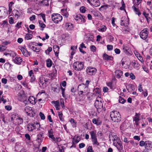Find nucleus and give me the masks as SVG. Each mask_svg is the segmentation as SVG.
I'll use <instances>...</instances> for the list:
<instances>
[{
	"instance_id": "37",
	"label": "nucleus",
	"mask_w": 152,
	"mask_h": 152,
	"mask_svg": "<svg viewBox=\"0 0 152 152\" xmlns=\"http://www.w3.org/2000/svg\"><path fill=\"white\" fill-rule=\"evenodd\" d=\"M109 6L107 4L105 5H104L102 6L99 8V10L100 11H104L106 10L109 7Z\"/></svg>"
},
{
	"instance_id": "34",
	"label": "nucleus",
	"mask_w": 152,
	"mask_h": 152,
	"mask_svg": "<svg viewBox=\"0 0 152 152\" xmlns=\"http://www.w3.org/2000/svg\"><path fill=\"white\" fill-rule=\"evenodd\" d=\"M92 13L95 17H96L98 18H99L100 17L101 14L98 11H92Z\"/></svg>"
},
{
	"instance_id": "25",
	"label": "nucleus",
	"mask_w": 152,
	"mask_h": 152,
	"mask_svg": "<svg viewBox=\"0 0 152 152\" xmlns=\"http://www.w3.org/2000/svg\"><path fill=\"white\" fill-rule=\"evenodd\" d=\"M43 134V131H41L39 132L38 134L37 139L39 142H42L43 138L44 137Z\"/></svg>"
},
{
	"instance_id": "30",
	"label": "nucleus",
	"mask_w": 152,
	"mask_h": 152,
	"mask_svg": "<svg viewBox=\"0 0 152 152\" xmlns=\"http://www.w3.org/2000/svg\"><path fill=\"white\" fill-rule=\"evenodd\" d=\"M94 94L88 92L87 95V100L90 101L92 100L93 99V96Z\"/></svg>"
},
{
	"instance_id": "60",
	"label": "nucleus",
	"mask_w": 152,
	"mask_h": 152,
	"mask_svg": "<svg viewBox=\"0 0 152 152\" xmlns=\"http://www.w3.org/2000/svg\"><path fill=\"white\" fill-rule=\"evenodd\" d=\"M107 85L108 86L110 87V88L112 89H114L115 88H113L112 86L113 83L112 82H109L107 83Z\"/></svg>"
},
{
	"instance_id": "62",
	"label": "nucleus",
	"mask_w": 152,
	"mask_h": 152,
	"mask_svg": "<svg viewBox=\"0 0 152 152\" xmlns=\"http://www.w3.org/2000/svg\"><path fill=\"white\" fill-rule=\"evenodd\" d=\"M130 78L132 80H134L135 78V76L134 75V74L131 73L129 75Z\"/></svg>"
},
{
	"instance_id": "36",
	"label": "nucleus",
	"mask_w": 152,
	"mask_h": 152,
	"mask_svg": "<svg viewBox=\"0 0 152 152\" xmlns=\"http://www.w3.org/2000/svg\"><path fill=\"white\" fill-rule=\"evenodd\" d=\"M19 116L17 114H13L11 116V120L12 121L14 120H17L18 118L19 117Z\"/></svg>"
},
{
	"instance_id": "2",
	"label": "nucleus",
	"mask_w": 152,
	"mask_h": 152,
	"mask_svg": "<svg viewBox=\"0 0 152 152\" xmlns=\"http://www.w3.org/2000/svg\"><path fill=\"white\" fill-rule=\"evenodd\" d=\"M101 99L98 96L96 98V99L94 103L95 106L97 109L98 113L100 112L103 108V103L101 100Z\"/></svg>"
},
{
	"instance_id": "42",
	"label": "nucleus",
	"mask_w": 152,
	"mask_h": 152,
	"mask_svg": "<svg viewBox=\"0 0 152 152\" xmlns=\"http://www.w3.org/2000/svg\"><path fill=\"white\" fill-rule=\"evenodd\" d=\"M39 26H40L42 28L41 30H43L44 28L46 26L43 23L42 21H39Z\"/></svg>"
},
{
	"instance_id": "44",
	"label": "nucleus",
	"mask_w": 152,
	"mask_h": 152,
	"mask_svg": "<svg viewBox=\"0 0 152 152\" xmlns=\"http://www.w3.org/2000/svg\"><path fill=\"white\" fill-rule=\"evenodd\" d=\"M17 121L18 122V125H20L22 124L23 122V119L19 117L18 118V119Z\"/></svg>"
},
{
	"instance_id": "39",
	"label": "nucleus",
	"mask_w": 152,
	"mask_h": 152,
	"mask_svg": "<svg viewBox=\"0 0 152 152\" xmlns=\"http://www.w3.org/2000/svg\"><path fill=\"white\" fill-rule=\"evenodd\" d=\"M47 66L48 67H50L52 65V61L50 59H48L46 61Z\"/></svg>"
},
{
	"instance_id": "55",
	"label": "nucleus",
	"mask_w": 152,
	"mask_h": 152,
	"mask_svg": "<svg viewBox=\"0 0 152 152\" xmlns=\"http://www.w3.org/2000/svg\"><path fill=\"white\" fill-rule=\"evenodd\" d=\"M103 27L100 29H99V31H100L102 32H104L107 29V27L105 26H103Z\"/></svg>"
},
{
	"instance_id": "59",
	"label": "nucleus",
	"mask_w": 152,
	"mask_h": 152,
	"mask_svg": "<svg viewBox=\"0 0 152 152\" xmlns=\"http://www.w3.org/2000/svg\"><path fill=\"white\" fill-rule=\"evenodd\" d=\"M107 48L108 50H111L113 49V46L112 45H107Z\"/></svg>"
},
{
	"instance_id": "61",
	"label": "nucleus",
	"mask_w": 152,
	"mask_h": 152,
	"mask_svg": "<svg viewBox=\"0 0 152 152\" xmlns=\"http://www.w3.org/2000/svg\"><path fill=\"white\" fill-rule=\"evenodd\" d=\"M41 118L42 120H44L45 119V116L44 114L41 112H40L39 113Z\"/></svg>"
},
{
	"instance_id": "7",
	"label": "nucleus",
	"mask_w": 152,
	"mask_h": 152,
	"mask_svg": "<svg viewBox=\"0 0 152 152\" xmlns=\"http://www.w3.org/2000/svg\"><path fill=\"white\" fill-rule=\"evenodd\" d=\"M8 14V10L7 8L3 6H0V17H5Z\"/></svg>"
},
{
	"instance_id": "48",
	"label": "nucleus",
	"mask_w": 152,
	"mask_h": 152,
	"mask_svg": "<svg viewBox=\"0 0 152 152\" xmlns=\"http://www.w3.org/2000/svg\"><path fill=\"white\" fill-rule=\"evenodd\" d=\"M25 38L27 40L31 39L32 38V35L30 34H27L26 35Z\"/></svg>"
},
{
	"instance_id": "26",
	"label": "nucleus",
	"mask_w": 152,
	"mask_h": 152,
	"mask_svg": "<svg viewBox=\"0 0 152 152\" xmlns=\"http://www.w3.org/2000/svg\"><path fill=\"white\" fill-rule=\"evenodd\" d=\"M115 75L118 78H120L123 75V73L122 71L120 70H117L115 72Z\"/></svg>"
},
{
	"instance_id": "17",
	"label": "nucleus",
	"mask_w": 152,
	"mask_h": 152,
	"mask_svg": "<svg viewBox=\"0 0 152 152\" xmlns=\"http://www.w3.org/2000/svg\"><path fill=\"white\" fill-rule=\"evenodd\" d=\"M140 114L136 113L134 117L133 118V121L135 122L134 124L138 126L139 124V121L140 120Z\"/></svg>"
},
{
	"instance_id": "63",
	"label": "nucleus",
	"mask_w": 152,
	"mask_h": 152,
	"mask_svg": "<svg viewBox=\"0 0 152 152\" xmlns=\"http://www.w3.org/2000/svg\"><path fill=\"white\" fill-rule=\"evenodd\" d=\"M145 141L144 142V141L142 140L140 142V145L142 147L145 146Z\"/></svg>"
},
{
	"instance_id": "4",
	"label": "nucleus",
	"mask_w": 152,
	"mask_h": 152,
	"mask_svg": "<svg viewBox=\"0 0 152 152\" xmlns=\"http://www.w3.org/2000/svg\"><path fill=\"white\" fill-rule=\"evenodd\" d=\"M149 34V29L145 28L142 30L140 34V38L143 40L146 39L148 37Z\"/></svg>"
},
{
	"instance_id": "11",
	"label": "nucleus",
	"mask_w": 152,
	"mask_h": 152,
	"mask_svg": "<svg viewBox=\"0 0 152 152\" xmlns=\"http://www.w3.org/2000/svg\"><path fill=\"white\" fill-rule=\"evenodd\" d=\"M113 145L115 146L119 152H122L121 151L123 149V146L120 140H118V141H117L116 142H113Z\"/></svg>"
},
{
	"instance_id": "32",
	"label": "nucleus",
	"mask_w": 152,
	"mask_h": 152,
	"mask_svg": "<svg viewBox=\"0 0 152 152\" xmlns=\"http://www.w3.org/2000/svg\"><path fill=\"white\" fill-rule=\"evenodd\" d=\"M132 9L134 10L135 14H136L138 15L139 16L141 15V13L140 12V11L139 9L138 8H136L134 5L133 6Z\"/></svg>"
},
{
	"instance_id": "6",
	"label": "nucleus",
	"mask_w": 152,
	"mask_h": 152,
	"mask_svg": "<svg viewBox=\"0 0 152 152\" xmlns=\"http://www.w3.org/2000/svg\"><path fill=\"white\" fill-rule=\"evenodd\" d=\"M73 67L76 70H79L82 69L84 67V65L82 62L77 61L75 62L73 64Z\"/></svg>"
},
{
	"instance_id": "9",
	"label": "nucleus",
	"mask_w": 152,
	"mask_h": 152,
	"mask_svg": "<svg viewBox=\"0 0 152 152\" xmlns=\"http://www.w3.org/2000/svg\"><path fill=\"white\" fill-rule=\"evenodd\" d=\"M142 15L145 18L147 22L149 23L150 21H152V14L151 12L147 13L146 12L144 11L143 12Z\"/></svg>"
},
{
	"instance_id": "47",
	"label": "nucleus",
	"mask_w": 152,
	"mask_h": 152,
	"mask_svg": "<svg viewBox=\"0 0 152 152\" xmlns=\"http://www.w3.org/2000/svg\"><path fill=\"white\" fill-rule=\"evenodd\" d=\"M142 0H134V4L137 7L141 2Z\"/></svg>"
},
{
	"instance_id": "19",
	"label": "nucleus",
	"mask_w": 152,
	"mask_h": 152,
	"mask_svg": "<svg viewBox=\"0 0 152 152\" xmlns=\"http://www.w3.org/2000/svg\"><path fill=\"white\" fill-rule=\"evenodd\" d=\"M34 43H32L31 44H30L29 45V48L33 50L34 52H36L37 53L39 52L40 50V48H39L37 46V47H35V46H34Z\"/></svg>"
},
{
	"instance_id": "10",
	"label": "nucleus",
	"mask_w": 152,
	"mask_h": 152,
	"mask_svg": "<svg viewBox=\"0 0 152 152\" xmlns=\"http://www.w3.org/2000/svg\"><path fill=\"white\" fill-rule=\"evenodd\" d=\"M25 110L28 116L31 117H33L35 115V113L32 110V108L29 106L25 107Z\"/></svg>"
},
{
	"instance_id": "13",
	"label": "nucleus",
	"mask_w": 152,
	"mask_h": 152,
	"mask_svg": "<svg viewBox=\"0 0 152 152\" xmlns=\"http://www.w3.org/2000/svg\"><path fill=\"white\" fill-rule=\"evenodd\" d=\"M80 140V138L77 136L75 135L73 138L72 141V145L70 147L71 148L72 147L75 148L76 147V144L78 143Z\"/></svg>"
},
{
	"instance_id": "57",
	"label": "nucleus",
	"mask_w": 152,
	"mask_h": 152,
	"mask_svg": "<svg viewBox=\"0 0 152 152\" xmlns=\"http://www.w3.org/2000/svg\"><path fill=\"white\" fill-rule=\"evenodd\" d=\"M80 10L81 12L83 13H85L86 12L85 8L83 6H82L80 7Z\"/></svg>"
},
{
	"instance_id": "29",
	"label": "nucleus",
	"mask_w": 152,
	"mask_h": 152,
	"mask_svg": "<svg viewBox=\"0 0 152 152\" xmlns=\"http://www.w3.org/2000/svg\"><path fill=\"white\" fill-rule=\"evenodd\" d=\"M65 27L67 30H69L72 29V28H73V24L69 23H66Z\"/></svg>"
},
{
	"instance_id": "49",
	"label": "nucleus",
	"mask_w": 152,
	"mask_h": 152,
	"mask_svg": "<svg viewBox=\"0 0 152 152\" xmlns=\"http://www.w3.org/2000/svg\"><path fill=\"white\" fill-rule=\"evenodd\" d=\"M38 15L40 16L42 18V19L44 20V22L46 23V20H45V15L44 14L42 13L39 14Z\"/></svg>"
},
{
	"instance_id": "27",
	"label": "nucleus",
	"mask_w": 152,
	"mask_h": 152,
	"mask_svg": "<svg viewBox=\"0 0 152 152\" xmlns=\"http://www.w3.org/2000/svg\"><path fill=\"white\" fill-rule=\"evenodd\" d=\"M126 89L129 92H131L135 90V86L132 84H129L128 87H126Z\"/></svg>"
},
{
	"instance_id": "22",
	"label": "nucleus",
	"mask_w": 152,
	"mask_h": 152,
	"mask_svg": "<svg viewBox=\"0 0 152 152\" xmlns=\"http://www.w3.org/2000/svg\"><path fill=\"white\" fill-rule=\"evenodd\" d=\"M123 49L124 52L126 55H129L131 54V51L129 49L128 47L126 45H123Z\"/></svg>"
},
{
	"instance_id": "15",
	"label": "nucleus",
	"mask_w": 152,
	"mask_h": 152,
	"mask_svg": "<svg viewBox=\"0 0 152 152\" xmlns=\"http://www.w3.org/2000/svg\"><path fill=\"white\" fill-rule=\"evenodd\" d=\"M36 122H34V123H29L27 125V129L28 130L29 132H32L34 130L36 129V127H37V126H36Z\"/></svg>"
},
{
	"instance_id": "12",
	"label": "nucleus",
	"mask_w": 152,
	"mask_h": 152,
	"mask_svg": "<svg viewBox=\"0 0 152 152\" xmlns=\"http://www.w3.org/2000/svg\"><path fill=\"white\" fill-rule=\"evenodd\" d=\"M96 69L94 68L88 67L86 70V72L89 75H94L96 72Z\"/></svg>"
},
{
	"instance_id": "40",
	"label": "nucleus",
	"mask_w": 152,
	"mask_h": 152,
	"mask_svg": "<svg viewBox=\"0 0 152 152\" xmlns=\"http://www.w3.org/2000/svg\"><path fill=\"white\" fill-rule=\"evenodd\" d=\"M58 115L60 120L62 121H64V118L63 116V114L61 112H58Z\"/></svg>"
},
{
	"instance_id": "33",
	"label": "nucleus",
	"mask_w": 152,
	"mask_h": 152,
	"mask_svg": "<svg viewBox=\"0 0 152 152\" xmlns=\"http://www.w3.org/2000/svg\"><path fill=\"white\" fill-rule=\"evenodd\" d=\"M13 14L14 15L15 18H16L17 19H18L20 17V13L17 10H14L12 11Z\"/></svg>"
},
{
	"instance_id": "64",
	"label": "nucleus",
	"mask_w": 152,
	"mask_h": 152,
	"mask_svg": "<svg viewBox=\"0 0 152 152\" xmlns=\"http://www.w3.org/2000/svg\"><path fill=\"white\" fill-rule=\"evenodd\" d=\"M14 20L12 17H10L9 20V23L11 24H12L14 22Z\"/></svg>"
},
{
	"instance_id": "52",
	"label": "nucleus",
	"mask_w": 152,
	"mask_h": 152,
	"mask_svg": "<svg viewBox=\"0 0 152 152\" xmlns=\"http://www.w3.org/2000/svg\"><path fill=\"white\" fill-rule=\"evenodd\" d=\"M59 151L60 152H64V147L63 145H59Z\"/></svg>"
},
{
	"instance_id": "50",
	"label": "nucleus",
	"mask_w": 152,
	"mask_h": 152,
	"mask_svg": "<svg viewBox=\"0 0 152 152\" xmlns=\"http://www.w3.org/2000/svg\"><path fill=\"white\" fill-rule=\"evenodd\" d=\"M7 48L6 47L1 45H0V52L5 50Z\"/></svg>"
},
{
	"instance_id": "28",
	"label": "nucleus",
	"mask_w": 152,
	"mask_h": 152,
	"mask_svg": "<svg viewBox=\"0 0 152 152\" xmlns=\"http://www.w3.org/2000/svg\"><path fill=\"white\" fill-rule=\"evenodd\" d=\"M14 63L16 64H20L22 61V59L20 57H16L13 60Z\"/></svg>"
},
{
	"instance_id": "8",
	"label": "nucleus",
	"mask_w": 152,
	"mask_h": 152,
	"mask_svg": "<svg viewBox=\"0 0 152 152\" xmlns=\"http://www.w3.org/2000/svg\"><path fill=\"white\" fill-rule=\"evenodd\" d=\"M17 99L20 101L23 102L25 103L26 101L27 98L25 95L23 94V92H20L18 94Z\"/></svg>"
},
{
	"instance_id": "54",
	"label": "nucleus",
	"mask_w": 152,
	"mask_h": 152,
	"mask_svg": "<svg viewBox=\"0 0 152 152\" xmlns=\"http://www.w3.org/2000/svg\"><path fill=\"white\" fill-rule=\"evenodd\" d=\"M87 152H94L91 146H89L87 149Z\"/></svg>"
},
{
	"instance_id": "51",
	"label": "nucleus",
	"mask_w": 152,
	"mask_h": 152,
	"mask_svg": "<svg viewBox=\"0 0 152 152\" xmlns=\"http://www.w3.org/2000/svg\"><path fill=\"white\" fill-rule=\"evenodd\" d=\"M53 131L52 129H50L48 130V134H49V137H51V136L53 135Z\"/></svg>"
},
{
	"instance_id": "43",
	"label": "nucleus",
	"mask_w": 152,
	"mask_h": 152,
	"mask_svg": "<svg viewBox=\"0 0 152 152\" xmlns=\"http://www.w3.org/2000/svg\"><path fill=\"white\" fill-rule=\"evenodd\" d=\"M41 3L44 6H48L49 5L48 1L47 0H44L42 1Z\"/></svg>"
},
{
	"instance_id": "21",
	"label": "nucleus",
	"mask_w": 152,
	"mask_h": 152,
	"mask_svg": "<svg viewBox=\"0 0 152 152\" xmlns=\"http://www.w3.org/2000/svg\"><path fill=\"white\" fill-rule=\"evenodd\" d=\"M92 121L93 124L97 126L101 125L102 124V121L99 118L97 119L94 118L92 119Z\"/></svg>"
},
{
	"instance_id": "5",
	"label": "nucleus",
	"mask_w": 152,
	"mask_h": 152,
	"mask_svg": "<svg viewBox=\"0 0 152 152\" xmlns=\"http://www.w3.org/2000/svg\"><path fill=\"white\" fill-rule=\"evenodd\" d=\"M90 134L91 136L92 141L93 145H96L97 146L99 145V143L98 142L95 133L94 131H92L90 132Z\"/></svg>"
},
{
	"instance_id": "35",
	"label": "nucleus",
	"mask_w": 152,
	"mask_h": 152,
	"mask_svg": "<svg viewBox=\"0 0 152 152\" xmlns=\"http://www.w3.org/2000/svg\"><path fill=\"white\" fill-rule=\"evenodd\" d=\"M67 9H62L61 10V11L62 12V15L65 16L66 17H68L69 14L67 12Z\"/></svg>"
},
{
	"instance_id": "23",
	"label": "nucleus",
	"mask_w": 152,
	"mask_h": 152,
	"mask_svg": "<svg viewBox=\"0 0 152 152\" xmlns=\"http://www.w3.org/2000/svg\"><path fill=\"white\" fill-rule=\"evenodd\" d=\"M103 58L104 60L106 61H112L113 59V57L111 56H109L106 53L103 55Z\"/></svg>"
},
{
	"instance_id": "16",
	"label": "nucleus",
	"mask_w": 152,
	"mask_h": 152,
	"mask_svg": "<svg viewBox=\"0 0 152 152\" xmlns=\"http://www.w3.org/2000/svg\"><path fill=\"white\" fill-rule=\"evenodd\" d=\"M145 148L146 150V151L144 152H149V151L152 150V144L151 142L149 141H145Z\"/></svg>"
},
{
	"instance_id": "46",
	"label": "nucleus",
	"mask_w": 152,
	"mask_h": 152,
	"mask_svg": "<svg viewBox=\"0 0 152 152\" xmlns=\"http://www.w3.org/2000/svg\"><path fill=\"white\" fill-rule=\"evenodd\" d=\"M101 91V90L98 88H96L94 90V93L98 94H100Z\"/></svg>"
},
{
	"instance_id": "45",
	"label": "nucleus",
	"mask_w": 152,
	"mask_h": 152,
	"mask_svg": "<svg viewBox=\"0 0 152 152\" xmlns=\"http://www.w3.org/2000/svg\"><path fill=\"white\" fill-rule=\"evenodd\" d=\"M53 48L54 52H58L59 49V46L56 45H54L53 46Z\"/></svg>"
},
{
	"instance_id": "38",
	"label": "nucleus",
	"mask_w": 152,
	"mask_h": 152,
	"mask_svg": "<svg viewBox=\"0 0 152 152\" xmlns=\"http://www.w3.org/2000/svg\"><path fill=\"white\" fill-rule=\"evenodd\" d=\"M70 122L73 127H75L76 126L77 122L75 121L73 118H72L69 121Z\"/></svg>"
},
{
	"instance_id": "14",
	"label": "nucleus",
	"mask_w": 152,
	"mask_h": 152,
	"mask_svg": "<svg viewBox=\"0 0 152 152\" xmlns=\"http://www.w3.org/2000/svg\"><path fill=\"white\" fill-rule=\"evenodd\" d=\"M87 1L91 5L95 7H98L100 4L99 0H87Z\"/></svg>"
},
{
	"instance_id": "56",
	"label": "nucleus",
	"mask_w": 152,
	"mask_h": 152,
	"mask_svg": "<svg viewBox=\"0 0 152 152\" xmlns=\"http://www.w3.org/2000/svg\"><path fill=\"white\" fill-rule=\"evenodd\" d=\"M36 125H36V126H37V127H36V129H37V130L38 131L40 130V128L42 129V128L40 127V126L39 123L36 122Z\"/></svg>"
},
{
	"instance_id": "20",
	"label": "nucleus",
	"mask_w": 152,
	"mask_h": 152,
	"mask_svg": "<svg viewBox=\"0 0 152 152\" xmlns=\"http://www.w3.org/2000/svg\"><path fill=\"white\" fill-rule=\"evenodd\" d=\"M85 16H84L81 15L80 14H78L76 15L75 19L76 20L79 21L81 20V21L84 22H85Z\"/></svg>"
},
{
	"instance_id": "18",
	"label": "nucleus",
	"mask_w": 152,
	"mask_h": 152,
	"mask_svg": "<svg viewBox=\"0 0 152 152\" xmlns=\"http://www.w3.org/2000/svg\"><path fill=\"white\" fill-rule=\"evenodd\" d=\"M20 50H21L23 55L26 57L30 56L31 54L30 52H28L26 49L23 47H21Z\"/></svg>"
},
{
	"instance_id": "1",
	"label": "nucleus",
	"mask_w": 152,
	"mask_h": 152,
	"mask_svg": "<svg viewBox=\"0 0 152 152\" xmlns=\"http://www.w3.org/2000/svg\"><path fill=\"white\" fill-rule=\"evenodd\" d=\"M110 116L111 120L115 123H118L121 120V117L120 113L117 111H112L110 113Z\"/></svg>"
},
{
	"instance_id": "3",
	"label": "nucleus",
	"mask_w": 152,
	"mask_h": 152,
	"mask_svg": "<svg viewBox=\"0 0 152 152\" xmlns=\"http://www.w3.org/2000/svg\"><path fill=\"white\" fill-rule=\"evenodd\" d=\"M52 20L56 23L61 22L62 19V17L58 14L53 13L51 16Z\"/></svg>"
},
{
	"instance_id": "41",
	"label": "nucleus",
	"mask_w": 152,
	"mask_h": 152,
	"mask_svg": "<svg viewBox=\"0 0 152 152\" xmlns=\"http://www.w3.org/2000/svg\"><path fill=\"white\" fill-rule=\"evenodd\" d=\"M119 98L118 101L121 103L124 104L126 102V100H125L123 98L121 97V96H119Z\"/></svg>"
},
{
	"instance_id": "31",
	"label": "nucleus",
	"mask_w": 152,
	"mask_h": 152,
	"mask_svg": "<svg viewBox=\"0 0 152 152\" xmlns=\"http://www.w3.org/2000/svg\"><path fill=\"white\" fill-rule=\"evenodd\" d=\"M28 100L29 102L30 103L32 104H35L36 103L35 99L33 96H30L29 97Z\"/></svg>"
},
{
	"instance_id": "24",
	"label": "nucleus",
	"mask_w": 152,
	"mask_h": 152,
	"mask_svg": "<svg viewBox=\"0 0 152 152\" xmlns=\"http://www.w3.org/2000/svg\"><path fill=\"white\" fill-rule=\"evenodd\" d=\"M86 40L88 41H94V36L92 34H88L86 35Z\"/></svg>"
},
{
	"instance_id": "58",
	"label": "nucleus",
	"mask_w": 152,
	"mask_h": 152,
	"mask_svg": "<svg viewBox=\"0 0 152 152\" xmlns=\"http://www.w3.org/2000/svg\"><path fill=\"white\" fill-rule=\"evenodd\" d=\"M52 103H54V106L55 107L56 106H59L60 104L58 101H53Z\"/></svg>"
},
{
	"instance_id": "53",
	"label": "nucleus",
	"mask_w": 152,
	"mask_h": 152,
	"mask_svg": "<svg viewBox=\"0 0 152 152\" xmlns=\"http://www.w3.org/2000/svg\"><path fill=\"white\" fill-rule=\"evenodd\" d=\"M52 48L51 47H49L48 48L47 50L45 51V52L47 54H48L49 53L52 51Z\"/></svg>"
}]
</instances>
